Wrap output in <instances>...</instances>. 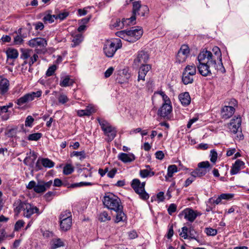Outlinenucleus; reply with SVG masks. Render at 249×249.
Returning a JSON list of instances; mask_svg holds the SVG:
<instances>
[{"mask_svg":"<svg viewBox=\"0 0 249 249\" xmlns=\"http://www.w3.org/2000/svg\"><path fill=\"white\" fill-rule=\"evenodd\" d=\"M205 53L204 54L200 53L197 56L198 64L197 68L199 73L203 76H207L212 74V70L213 68L215 70L221 71L224 69L223 64H217L214 61L212 60L210 53ZM225 71V70H224Z\"/></svg>","mask_w":249,"mask_h":249,"instance_id":"obj_1","label":"nucleus"},{"mask_svg":"<svg viewBox=\"0 0 249 249\" xmlns=\"http://www.w3.org/2000/svg\"><path fill=\"white\" fill-rule=\"evenodd\" d=\"M14 206L15 213L18 214L22 211L23 215L28 218H30L34 213L38 215L41 213L37 207L26 201H22L19 199L15 201Z\"/></svg>","mask_w":249,"mask_h":249,"instance_id":"obj_2","label":"nucleus"},{"mask_svg":"<svg viewBox=\"0 0 249 249\" xmlns=\"http://www.w3.org/2000/svg\"><path fill=\"white\" fill-rule=\"evenodd\" d=\"M142 34L143 31L140 27H137V28L136 29L132 28L130 30H122L116 33L117 36L131 43L138 40L142 36Z\"/></svg>","mask_w":249,"mask_h":249,"instance_id":"obj_3","label":"nucleus"},{"mask_svg":"<svg viewBox=\"0 0 249 249\" xmlns=\"http://www.w3.org/2000/svg\"><path fill=\"white\" fill-rule=\"evenodd\" d=\"M103 203L105 207L111 210L118 211L123 209L120 199L111 193L106 194Z\"/></svg>","mask_w":249,"mask_h":249,"instance_id":"obj_4","label":"nucleus"},{"mask_svg":"<svg viewBox=\"0 0 249 249\" xmlns=\"http://www.w3.org/2000/svg\"><path fill=\"white\" fill-rule=\"evenodd\" d=\"M52 184V180L45 182L42 180H39L37 183L34 180H32L26 185V188L29 190L33 189L34 192L37 194H42L49 189Z\"/></svg>","mask_w":249,"mask_h":249,"instance_id":"obj_5","label":"nucleus"},{"mask_svg":"<svg viewBox=\"0 0 249 249\" xmlns=\"http://www.w3.org/2000/svg\"><path fill=\"white\" fill-rule=\"evenodd\" d=\"M145 182H141L139 179L135 178L132 180L131 186L135 192L139 195V197L143 200H147L149 197V195L145 190Z\"/></svg>","mask_w":249,"mask_h":249,"instance_id":"obj_6","label":"nucleus"},{"mask_svg":"<svg viewBox=\"0 0 249 249\" xmlns=\"http://www.w3.org/2000/svg\"><path fill=\"white\" fill-rule=\"evenodd\" d=\"M97 120L101 126L102 130L104 131V134L107 137V141H111L116 136L117 130L116 128L112 126L106 121L97 119Z\"/></svg>","mask_w":249,"mask_h":249,"instance_id":"obj_7","label":"nucleus"},{"mask_svg":"<svg viewBox=\"0 0 249 249\" xmlns=\"http://www.w3.org/2000/svg\"><path fill=\"white\" fill-rule=\"evenodd\" d=\"M196 72V67L194 64L187 65L182 73V81L185 85L191 84L194 81V77Z\"/></svg>","mask_w":249,"mask_h":249,"instance_id":"obj_8","label":"nucleus"},{"mask_svg":"<svg viewBox=\"0 0 249 249\" xmlns=\"http://www.w3.org/2000/svg\"><path fill=\"white\" fill-rule=\"evenodd\" d=\"M122 47L121 40L116 42L107 41L106 42L104 47V52L106 55L108 57L113 56L116 51Z\"/></svg>","mask_w":249,"mask_h":249,"instance_id":"obj_9","label":"nucleus"},{"mask_svg":"<svg viewBox=\"0 0 249 249\" xmlns=\"http://www.w3.org/2000/svg\"><path fill=\"white\" fill-rule=\"evenodd\" d=\"M211 169V165L208 161H202L197 164V167L191 173L193 178H200L205 176Z\"/></svg>","mask_w":249,"mask_h":249,"instance_id":"obj_10","label":"nucleus"},{"mask_svg":"<svg viewBox=\"0 0 249 249\" xmlns=\"http://www.w3.org/2000/svg\"><path fill=\"white\" fill-rule=\"evenodd\" d=\"M60 227L62 231H66L69 230L72 225V217L68 212L62 213L59 216Z\"/></svg>","mask_w":249,"mask_h":249,"instance_id":"obj_11","label":"nucleus"},{"mask_svg":"<svg viewBox=\"0 0 249 249\" xmlns=\"http://www.w3.org/2000/svg\"><path fill=\"white\" fill-rule=\"evenodd\" d=\"M41 94L42 91L41 90L28 93L18 99L16 101V103L18 106H22L25 103L34 100L35 98L39 97Z\"/></svg>","mask_w":249,"mask_h":249,"instance_id":"obj_12","label":"nucleus"},{"mask_svg":"<svg viewBox=\"0 0 249 249\" xmlns=\"http://www.w3.org/2000/svg\"><path fill=\"white\" fill-rule=\"evenodd\" d=\"M149 58L148 54L143 51L138 53L134 60L133 67L138 68L139 67L146 64Z\"/></svg>","mask_w":249,"mask_h":249,"instance_id":"obj_13","label":"nucleus"},{"mask_svg":"<svg viewBox=\"0 0 249 249\" xmlns=\"http://www.w3.org/2000/svg\"><path fill=\"white\" fill-rule=\"evenodd\" d=\"M241 123L242 119L240 116L235 117H234L227 124L228 128L230 131L233 134H236L238 132H241Z\"/></svg>","mask_w":249,"mask_h":249,"instance_id":"obj_14","label":"nucleus"},{"mask_svg":"<svg viewBox=\"0 0 249 249\" xmlns=\"http://www.w3.org/2000/svg\"><path fill=\"white\" fill-rule=\"evenodd\" d=\"M213 52L214 53V54H213L212 53V52H211L210 51H203L202 52H201L200 53H204V54L205 53H207L206 54H208V53H210L209 54L210 55H211V57H212V60H213L214 61L215 63H216L217 64H223L222 62V55H221V51L220 50V49L217 47V46H214L213 48V50H212Z\"/></svg>","mask_w":249,"mask_h":249,"instance_id":"obj_15","label":"nucleus"},{"mask_svg":"<svg viewBox=\"0 0 249 249\" xmlns=\"http://www.w3.org/2000/svg\"><path fill=\"white\" fill-rule=\"evenodd\" d=\"M190 53L189 47L186 45L181 46L177 55V61L178 63H182L185 61Z\"/></svg>","mask_w":249,"mask_h":249,"instance_id":"obj_16","label":"nucleus"},{"mask_svg":"<svg viewBox=\"0 0 249 249\" xmlns=\"http://www.w3.org/2000/svg\"><path fill=\"white\" fill-rule=\"evenodd\" d=\"M27 44L32 48H46L47 45V42L44 38L36 37L29 40Z\"/></svg>","mask_w":249,"mask_h":249,"instance_id":"obj_17","label":"nucleus"},{"mask_svg":"<svg viewBox=\"0 0 249 249\" xmlns=\"http://www.w3.org/2000/svg\"><path fill=\"white\" fill-rule=\"evenodd\" d=\"M197 216L196 213L190 208H186L178 214L179 218H181L182 216H184L185 219L191 222H193Z\"/></svg>","mask_w":249,"mask_h":249,"instance_id":"obj_18","label":"nucleus"},{"mask_svg":"<svg viewBox=\"0 0 249 249\" xmlns=\"http://www.w3.org/2000/svg\"><path fill=\"white\" fill-rule=\"evenodd\" d=\"M172 111L171 104H163L162 107L159 109L158 115L164 119H169V115Z\"/></svg>","mask_w":249,"mask_h":249,"instance_id":"obj_19","label":"nucleus"},{"mask_svg":"<svg viewBox=\"0 0 249 249\" xmlns=\"http://www.w3.org/2000/svg\"><path fill=\"white\" fill-rule=\"evenodd\" d=\"M35 52L36 53L33 54L31 58L29 59V61H24L23 64H28L30 67H31L38 60V54H45L46 52V48H35Z\"/></svg>","mask_w":249,"mask_h":249,"instance_id":"obj_20","label":"nucleus"},{"mask_svg":"<svg viewBox=\"0 0 249 249\" xmlns=\"http://www.w3.org/2000/svg\"><path fill=\"white\" fill-rule=\"evenodd\" d=\"M36 158L37 155L35 152L30 150V151L27 153L26 157L23 160V162L25 165L32 167Z\"/></svg>","mask_w":249,"mask_h":249,"instance_id":"obj_21","label":"nucleus"},{"mask_svg":"<svg viewBox=\"0 0 249 249\" xmlns=\"http://www.w3.org/2000/svg\"><path fill=\"white\" fill-rule=\"evenodd\" d=\"M118 159L124 163L131 162L135 160V156L132 153H120L118 155Z\"/></svg>","mask_w":249,"mask_h":249,"instance_id":"obj_22","label":"nucleus"},{"mask_svg":"<svg viewBox=\"0 0 249 249\" xmlns=\"http://www.w3.org/2000/svg\"><path fill=\"white\" fill-rule=\"evenodd\" d=\"M235 108L231 106H225L221 110V116L224 119H228L232 116Z\"/></svg>","mask_w":249,"mask_h":249,"instance_id":"obj_23","label":"nucleus"},{"mask_svg":"<svg viewBox=\"0 0 249 249\" xmlns=\"http://www.w3.org/2000/svg\"><path fill=\"white\" fill-rule=\"evenodd\" d=\"M138 80L144 81L145 77L148 71L150 70L151 66L149 65L145 64L140 66Z\"/></svg>","mask_w":249,"mask_h":249,"instance_id":"obj_24","label":"nucleus"},{"mask_svg":"<svg viewBox=\"0 0 249 249\" xmlns=\"http://www.w3.org/2000/svg\"><path fill=\"white\" fill-rule=\"evenodd\" d=\"M10 83L6 78H2L0 80V94L5 95L9 89Z\"/></svg>","mask_w":249,"mask_h":249,"instance_id":"obj_25","label":"nucleus"},{"mask_svg":"<svg viewBox=\"0 0 249 249\" xmlns=\"http://www.w3.org/2000/svg\"><path fill=\"white\" fill-rule=\"evenodd\" d=\"M244 167V162L243 161L239 160H236L231 170V174L233 175L237 174Z\"/></svg>","mask_w":249,"mask_h":249,"instance_id":"obj_26","label":"nucleus"},{"mask_svg":"<svg viewBox=\"0 0 249 249\" xmlns=\"http://www.w3.org/2000/svg\"><path fill=\"white\" fill-rule=\"evenodd\" d=\"M74 83L73 79L71 78L69 75H66L61 77L59 85L62 87H66L72 86Z\"/></svg>","mask_w":249,"mask_h":249,"instance_id":"obj_27","label":"nucleus"},{"mask_svg":"<svg viewBox=\"0 0 249 249\" xmlns=\"http://www.w3.org/2000/svg\"><path fill=\"white\" fill-rule=\"evenodd\" d=\"M178 98L181 104L184 106H187L190 104L191 98L188 92H185L180 94Z\"/></svg>","mask_w":249,"mask_h":249,"instance_id":"obj_28","label":"nucleus"},{"mask_svg":"<svg viewBox=\"0 0 249 249\" xmlns=\"http://www.w3.org/2000/svg\"><path fill=\"white\" fill-rule=\"evenodd\" d=\"M11 111L5 106H0V116L3 121L7 120L10 116Z\"/></svg>","mask_w":249,"mask_h":249,"instance_id":"obj_29","label":"nucleus"},{"mask_svg":"<svg viewBox=\"0 0 249 249\" xmlns=\"http://www.w3.org/2000/svg\"><path fill=\"white\" fill-rule=\"evenodd\" d=\"M21 54L20 55V58L25 61H27V62L29 61V60H28L29 58V59L31 58V57L32 56V54L33 53V50L31 49H21Z\"/></svg>","mask_w":249,"mask_h":249,"instance_id":"obj_30","label":"nucleus"},{"mask_svg":"<svg viewBox=\"0 0 249 249\" xmlns=\"http://www.w3.org/2000/svg\"><path fill=\"white\" fill-rule=\"evenodd\" d=\"M72 44H71L72 47H75L79 45L83 40V37L80 34L72 35Z\"/></svg>","mask_w":249,"mask_h":249,"instance_id":"obj_31","label":"nucleus"},{"mask_svg":"<svg viewBox=\"0 0 249 249\" xmlns=\"http://www.w3.org/2000/svg\"><path fill=\"white\" fill-rule=\"evenodd\" d=\"M7 59H15L18 56V53L17 50L13 48H8L6 51Z\"/></svg>","mask_w":249,"mask_h":249,"instance_id":"obj_32","label":"nucleus"},{"mask_svg":"<svg viewBox=\"0 0 249 249\" xmlns=\"http://www.w3.org/2000/svg\"><path fill=\"white\" fill-rule=\"evenodd\" d=\"M178 171V168L176 165H169L168 167L167 175L165 177L166 180H167L169 178L172 177L174 174Z\"/></svg>","mask_w":249,"mask_h":249,"instance_id":"obj_33","label":"nucleus"},{"mask_svg":"<svg viewBox=\"0 0 249 249\" xmlns=\"http://www.w3.org/2000/svg\"><path fill=\"white\" fill-rule=\"evenodd\" d=\"M94 112V109L92 107H88L86 109L78 110L77 111V115L82 117L83 116H89Z\"/></svg>","mask_w":249,"mask_h":249,"instance_id":"obj_34","label":"nucleus"},{"mask_svg":"<svg viewBox=\"0 0 249 249\" xmlns=\"http://www.w3.org/2000/svg\"><path fill=\"white\" fill-rule=\"evenodd\" d=\"M19 34L17 35L14 37V44L16 45H20L23 43L24 40L22 36H21V29L18 30Z\"/></svg>","mask_w":249,"mask_h":249,"instance_id":"obj_35","label":"nucleus"},{"mask_svg":"<svg viewBox=\"0 0 249 249\" xmlns=\"http://www.w3.org/2000/svg\"><path fill=\"white\" fill-rule=\"evenodd\" d=\"M123 209H121L118 211H115L117 213L115 222L118 223L120 221H124L126 219V216L123 211Z\"/></svg>","mask_w":249,"mask_h":249,"instance_id":"obj_36","label":"nucleus"},{"mask_svg":"<svg viewBox=\"0 0 249 249\" xmlns=\"http://www.w3.org/2000/svg\"><path fill=\"white\" fill-rule=\"evenodd\" d=\"M98 219L101 222H105L111 220V216L106 211L101 212L99 216Z\"/></svg>","mask_w":249,"mask_h":249,"instance_id":"obj_37","label":"nucleus"},{"mask_svg":"<svg viewBox=\"0 0 249 249\" xmlns=\"http://www.w3.org/2000/svg\"><path fill=\"white\" fill-rule=\"evenodd\" d=\"M41 164L46 168H52L54 166V163L48 158L42 159L41 160Z\"/></svg>","mask_w":249,"mask_h":249,"instance_id":"obj_38","label":"nucleus"},{"mask_svg":"<svg viewBox=\"0 0 249 249\" xmlns=\"http://www.w3.org/2000/svg\"><path fill=\"white\" fill-rule=\"evenodd\" d=\"M64 243L60 239H54L52 241V244L50 249H56L57 248L63 247Z\"/></svg>","mask_w":249,"mask_h":249,"instance_id":"obj_39","label":"nucleus"},{"mask_svg":"<svg viewBox=\"0 0 249 249\" xmlns=\"http://www.w3.org/2000/svg\"><path fill=\"white\" fill-rule=\"evenodd\" d=\"M54 19H56L55 15H51L48 14L43 18V20L45 23H52L54 21Z\"/></svg>","mask_w":249,"mask_h":249,"instance_id":"obj_40","label":"nucleus"},{"mask_svg":"<svg viewBox=\"0 0 249 249\" xmlns=\"http://www.w3.org/2000/svg\"><path fill=\"white\" fill-rule=\"evenodd\" d=\"M155 175L154 172H151L147 169L141 170L140 171V175L142 178H147L148 177H152Z\"/></svg>","mask_w":249,"mask_h":249,"instance_id":"obj_41","label":"nucleus"},{"mask_svg":"<svg viewBox=\"0 0 249 249\" xmlns=\"http://www.w3.org/2000/svg\"><path fill=\"white\" fill-rule=\"evenodd\" d=\"M111 26L117 28V29H120L124 28V23L123 22H121L120 19L117 18L112 21Z\"/></svg>","mask_w":249,"mask_h":249,"instance_id":"obj_42","label":"nucleus"},{"mask_svg":"<svg viewBox=\"0 0 249 249\" xmlns=\"http://www.w3.org/2000/svg\"><path fill=\"white\" fill-rule=\"evenodd\" d=\"M142 7L141 1H135L133 3V14L134 15L138 14L139 10H140Z\"/></svg>","mask_w":249,"mask_h":249,"instance_id":"obj_43","label":"nucleus"},{"mask_svg":"<svg viewBox=\"0 0 249 249\" xmlns=\"http://www.w3.org/2000/svg\"><path fill=\"white\" fill-rule=\"evenodd\" d=\"M42 136V134L41 133L37 132L31 134L28 136V140L29 141H37L41 138Z\"/></svg>","mask_w":249,"mask_h":249,"instance_id":"obj_44","label":"nucleus"},{"mask_svg":"<svg viewBox=\"0 0 249 249\" xmlns=\"http://www.w3.org/2000/svg\"><path fill=\"white\" fill-rule=\"evenodd\" d=\"M74 170V169L71 165L67 164L63 168V173L65 175H69L71 174Z\"/></svg>","mask_w":249,"mask_h":249,"instance_id":"obj_45","label":"nucleus"},{"mask_svg":"<svg viewBox=\"0 0 249 249\" xmlns=\"http://www.w3.org/2000/svg\"><path fill=\"white\" fill-rule=\"evenodd\" d=\"M205 232L208 236H214L217 234V231L216 229L212 228H206Z\"/></svg>","mask_w":249,"mask_h":249,"instance_id":"obj_46","label":"nucleus"},{"mask_svg":"<svg viewBox=\"0 0 249 249\" xmlns=\"http://www.w3.org/2000/svg\"><path fill=\"white\" fill-rule=\"evenodd\" d=\"M69 15V13L66 11L60 13L58 15H55L56 19H59L61 20L65 19Z\"/></svg>","mask_w":249,"mask_h":249,"instance_id":"obj_47","label":"nucleus"},{"mask_svg":"<svg viewBox=\"0 0 249 249\" xmlns=\"http://www.w3.org/2000/svg\"><path fill=\"white\" fill-rule=\"evenodd\" d=\"M210 156L211 161L215 163L217 158V152L214 150H211Z\"/></svg>","mask_w":249,"mask_h":249,"instance_id":"obj_48","label":"nucleus"},{"mask_svg":"<svg viewBox=\"0 0 249 249\" xmlns=\"http://www.w3.org/2000/svg\"><path fill=\"white\" fill-rule=\"evenodd\" d=\"M56 70V66L54 65L50 67L46 71V75L48 76H52Z\"/></svg>","mask_w":249,"mask_h":249,"instance_id":"obj_49","label":"nucleus"},{"mask_svg":"<svg viewBox=\"0 0 249 249\" xmlns=\"http://www.w3.org/2000/svg\"><path fill=\"white\" fill-rule=\"evenodd\" d=\"M24 224V222L23 220H18L15 225L14 230L16 231H18L19 229L23 227Z\"/></svg>","mask_w":249,"mask_h":249,"instance_id":"obj_50","label":"nucleus"},{"mask_svg":"<svg viewBox=\"0 0 249 249\" xmlns=\"http://www.w3.org/2000/svg\"><path fill=\"white\" fill-rule=\"evenodd\" d=\"M58 101L60 103L64 104L67 103L69 99L68 97L63 94H60L58 98Z\"/></svg>","mask_w":249,"mask_h":249,"instance_id":"obj_51","label":"nucleus"},{"mask_svg":"<svg viewBox=\"0 0 249 249\" xmlns=\"http://www.w3.org/2000/svg\"><path fill=\"white\" fill-rule=\"evenodd\" d=\"M34 121V119L31 116H28L26 119L25 125L26 126L31 127Z\"/></svg>","mask_w":249,"mask_h":249,"instance_id":"obj_52","label":"nucleus"},{"mask_svg":"<svg viewBox=\"0 0 249 249\" xmlns=\"http://www.w3.org/2000/svg\"><path fill=\"white\" fill-rule=\"evenodd\" d=\"M177 210V205L174 203L171 204L168 208V213L170 215H172Z\"/></svg>","mask_w":249,"mask_h":249,"instance_id":"obj_53","label":"nucleus"},{"mask_svg":"<svg viewBox=\"0 0 249 249\" xmlns=\"http://www.w3.org/2000/svg\"><path fill=\"white\" fill-rule=\"evenodd\" d=\"M181 229L182 231L180 233V235L184 239H187L188 237V235L187 234L188 231H189L188 229L186 227H183Z\"/></svg>","mask_w":249,"mask_h":249,"instance_id":"obj_54","label":"nucleus"},{"mask_svg":"<svg viewBox=\"0 0 249 249\" xmlns=\"http://www.w3.org/2000/svg\"><path fill=\"white\" fill-rule=\"evenodd\" d=\"M72 155L73 156L80 157V159L82 160L85 158V154L84 151H73Z\"/></svg>","mask_w":249,"mask_h":249,"instance_id":"obj_55","label":"nucleus"},{"mask_svg":"<svg viewBox=\"0 0 249 249\" xmlns=\"http://www.w3.org/2000/svg\"><path fill=\"white\" fill-rule=\"evenodd\" d=\"M140 10L141 12L138 13L139 15H141L142 16H144L145 13H147L149 11L148 7L146 5L142 6Z\"/></svg>","mask_w":249,"mask_h":249,"instance_id":"obj_56","label":"nucleus"},{"mask_svg":"<svg viewBox=\"0 0 249 249\" xmlns=\"http://www.w3.org/2000/svg\"><path fill=\"white\" fill-rule=\"evenodd\" d=\"M196 233V231L193 228H190L189 230V238L193 239L196 240V237L195 234Z\"/></svg>","mask_w":249,"mask_h":249,"instance_id":"obj_57","label":"nucleus"},{"mask_svg":"<svg viewBox=\"0 0 249 249\" xmlns=\"http://www.w3.org/2000/svg\"><path fill=\"white\" fill-rule=\"evenodd\" d=\"M221 200L222 199L221 198H220V196H219L216 199H214L213 198H211L209 199V201L211 204L217 205L220 203Z\"/></svg>","mask_w":249,"mask_h":249,"instance_id":"obj_58","label":"nucleus"},{"mask_svg":"<svg viewBox=\"0 0 249 249\" xmlns=\"http://www.w3.org/2000/svg\"><path fill=\"white\" fill-rule=\"evenodd\" d=\"M114 68L112 67H109L105 72V77L106 78L109 77L113 73Z\"/></svg>","mask_w":249,"mask_h":249,"instance_id":"obj_59","label":"nucleus"},{"mask_svg":"<svg viewBox=\"0 0 249 249\" xmlns=\"http://www.w3.org/2000/svg\"><path fill=\"white\" fill-rule=\"evenodd\" d=\"M34 25L35 26V29L36 30H42L44 27L43 24L41 22H38L34 23Z\"/></svg>","mask_w":249,"mask_h":249,"instance_id":"obj_60","label":"nucleus"},{"mask_svg":"<svg viewBox=\"0 0 249 249\" xmlns=\"http://www.w3.org/2000/svg\"><path fill=\"white\" fill-rule=\"evenodd\" d=\"M157 198L158 201L160 202H162L164 200V193L163 192H160L157 195Z\"/></svg>","mask_w":249,"mask_h":249,"instance_id":"obj_61","label":"nucleus"},{"mask_svg":"<svg viewBox=\"0 0 249 249\" xmlns=\"http://www.w3.org/2000/svg\"><path fill=\"white\" fill-rule=\"evenodd\" d=\"M155 155L156 158L159 160H162L164 157V154L161 151H158L156 152Z\"/></svg>","mask_w":249,"mask_h":249,"instance_id":"obj_62","label":"nucleus"},{"mask_svg":"<svg viewBox=\"0 0 249 249\" xmlns=\"http://www.w3.org/2000/svg\"><path fill=\"white\" fill-rule=\"evenodd\" d=\"M233 195L232 194H221L220 196L222 199H229L230 198L232 197Z\"/></svg>","mask_w":249,"mask_h":249,"instance_id":"obj_63","label":"nucleus"},{"mask_svg":"<svg viewBox=\"0 0 249 249\" xmlns=\"http://www.w3.org/2000/svg\"><path fill=\"white\" fill-rule=\"evenodd\" d=\"M117 172V170L115 168L112 169L107 173V176L110 178H113Z\"/></svg>","mask_w":249,"mask_h":249,"instance_id":"obj_64","label":"nucleus"}]
</instances>
